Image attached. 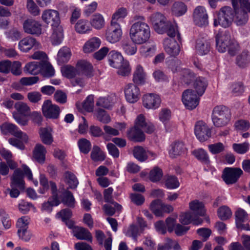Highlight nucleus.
Segmentation results:
<instances>
[{
	"mask_svg": "<svg viewBox=\"0 0 250 250\" xmlns=\"http://www.w3.org/2000/svg\"><path fill=\"white\" fill-rule=\"evenodd\" d=\"M233 11L230 7H224L221 8L214 18V25H220L223 27H228L233 20Z\"/></svg>",
	"mask_w": 250,
	"mask_h": 250,
	"instance_id": "6",
	"label": "nucleus"
},
{
	"mask_svg": "<svg viewBox=\"0 0 250 250\" xmlns=\"http://www.w3.org/2000/svg\"><path fill=\"white\" fill-rule=\"evenodd\" d=\"M124 93L126 101L131 104L137 102L141 95L140 88L132 83H129L125 85Z\"/></svg>",
	"mask_w": 250,
	"mask_h": 250,
	"instance_id": "17",
	"label": "nucleus"
},
{
	"mask_svg": "<svg viewBox=\"0 0 250 250\" xmlns=\"http://www.w3.org/2000/svg\"><path fill=\"white\" fill-rule=\"evenodd\" d=\"M171 118V111L169 109L165 108H162L159 113V119L164 124L166 129L169 131V126L171 125L169 120Z\"/></svg>",
	"mask_w": 250,
	"mask_h": 250,
	"instance_id": "39",
	"label": "nucleus"
},
{
	"mask_svg": "<svg viewBox=\"0 0 250 250\" xmlns=\"http://www.w3.org/2000/svg\"><path fill=\"white\" fill-rule=\"evenodd\" d=\"M166 187L168 189H175L180 186L178 179L174 176H168L165 181Z\"/></svg>",
	"mask_w": 250,
	"mask_h": 250,
	"instance_id": "59",
	"label": "nucleus"
},
{
	"mask_svg": "<svg viewBox=\"0 0 250 250\" xmlns=\"http://www.w3.org/2000/svg\"><path fill=\"white\" fill-rule=\"evenodd\" d=\"M42 62H31L26 64L24 67V70L30 74L37 75L42 72Z\"/></svg>",
	"mask_w": 250,
	"mask_h": 250,
	"instance_id": "36",
	"label": "nucleus"
},
{
	"mask_svg": "<svg viewBox=\"0 0 250 250\" xmlns=\"http://www.w3.org/2000/svg\"><path fill=\"white\" fill-rule=\"evenodd\" d=\"M195 49L199 55H206L209 51L210 44L204 39H199L196 41Z\"/></svg>",
	"mask_w": 250,
	"mask_h": 250,
	"instance_id": "37",
	"label": "nucleus"
},
{
	"mask_svg": "<svg viewBox=\"0 0 250 250\" xmlns=\"http://www.w3.org/2000/svg\"><path fill=\"white\" fill-rule=\"evenodd\" d=\"M94 115L97 119L102 123L107 124L111 121L109 115L103 109H98L95 111Z\"/></svg>",
	"mask_w": 250,
	"mask_h": 250,
	"instance_id": "54",
	"label": "nucleus"
},
{
	"mask_svg": "<svg viewBox=\"0 0 250 250\" xmlns=\"http://www.w3.org/2000/svg\"><path fill=\"white\" fill-rule=\"evenodd\" d=\"M18 47L21 52L28 53L32 49H40L41 47V45L35 38L27 36L19 41Z\"/></svg>",
	"mask_w": 250,
	"mask_h": 250,
	"instance_id": "12",
	"label": "nucleus"
},
{
	"mask_svg": "<svg viewBox=\"0 0 250 250\" xmlns=\"http://www.w3.org/2000/svg\"><path fill=\"white\" fill-rule=\"evenodd\" d=\"M218 217L221 220H226L231 217L232 212L230 208L225 206L219 208L217 211Z\"/></svg>",
	"mask_w": 250,
	"mask_h": 250,
	"instance_id": "62",
	"label": "nucleus"
},
{
	"mask_svg": "<svg viewBox=\"0 0 250 250\" xmlns=\"http://www.w3.org/2000/svg\"><path fill=\"white\" fill-rule=\"evenodd\" d=\"M71 56L70 49L67 46H63L58 51L57 60L59 63L62 64L68 62Z\"/></svg>",
	"mask_w": 250,
	"mask_h": 250,
	"instance_id": "38",
	"label": "nucleus"
},
{
	"mask_svg": "<svg viewBox=\"0 0 250 250\" xmlns=\"http://www.w3.org/2000/svg\"><path fill=\"white\" fill-rule=\"evenodd\" d=\"M189 208L192 212L193 214L196 216L197 218L199 216H204L206 214V209L204 203L198 200H194L189 203Z\"/></svg>",
	"mask_w": 250,
	"mask_h": 250,
	"instance_id": "25",
	"label": "nucleus"
},
{
	"mask_svg": "<svg viewBox=\"0 0 250 250\" xmlns=\"http://www.w3.org/2000/svg\"><path fill=\"white\" fill-rule=\"evenodd\" d=\"M194 90L187 89L182 94V102L185 107L188 109H193L198 105L199 97Z\"/></svg>",
	"mask_w": 250,
	"mask_h": 250,
	"instance_id": "11",
	"label": "nucleus"
},
{
	"mask_svg": "<svg viewBox=\"0 0 250 250\" xmlns=\"http://www.w3.org/2000/svg\"><path fill=\"white\" fill-rule=\"evenodd\" d=\"M122 36V30L120 24L110 23L105 32V38L107 42L115 43L119 42Z\"/></svg>",
	"mask_w": 250,
	"mask_h": 250,
	"instance_id": "15",
	"label": "nucleus"
},
{
	"mask_svg": "<svg viewBox=\"0 0 250 250\" xmlns=\"http://www.w3.org/2000/svg\"><path fill=\"white\" fill-rule=\"evenodd\" d=\"M163 175L162 169L157 167H155L150 171L149 179L153 182H156L162 178Z\"/></svg>",
	"mask_w": 250,
	"mask_h": 250,
	"instance_id": "57",
	"label": "nucleus"
},
{
	"mask_svg": "<svg viewBox=\"0 0 250 250\" xmlns=\"http://www.w3.org/2000/svg\"><path fill=\"white\" fill-rule=\"evenodd\" d=\"M163 203L160 200H155L150 204V208L156 216L162 215Z\"/></svg>",
	"mask_w": 250,
	"mask_h": 250,
	"instance_id": "53",
	"label": "nucleus"
},
{
	"mask_svg": "<svg viewBox=\"0 0 250 250\" xmlns=\"http://www.w3.org/2000/svg\"><path fill=\"white\" fill-rule=\"evenodd\" d=\"M42 142L45 145H50L53 142V129L50 126L42 127L39 131Z\"/></svg>",
	"mask_w": 250,
	"mask_h": 250,
	"instance_id": "31",
	"label": "nucleus"
},
{
	"mask_svg": "<svg viewBox=\"0 0 250 250\" xmlns=\"http://www.w3.org/2000/svg\"><path fill=\"white\" fill-rule=\"evenodd\" d=\"M43 116L48 119H56L59 117L61 112L60 107L52 103L49 100L43 102L42 107Z\"/></svg>",
	"mask_w": 250,
	"mask_h": 250,
	"instance_id": "13",
	"label": "nucleus"
},
{
	"mask_svg": "<svg viewBox=\"0 0 250 250\" xmlns=\"http://www.w3.org/2000/svg\"><path fill=\"white\" fill-rule=\"evenodd\" d=\"M0 130L3 134L10 133L17 138L9 139L8 142L10 145L20 149L24 148V145L28 142V137L15 125L7 123L3 124L0 125Z\"/></svg>",
	"mask_w": 250,
	"mask_h": 250,
	"instance_id": "3",
	"label": "nucleus"
},
{
	"mask_svg": "<svg viewBox=\"0 0 250 250\" xmlns=\"http://www.w3.org/2000/svg\"><path fill=\"white\" fill-rule=\"evenodd\" d=\"M142 129L133 126L127 131L128 138L134 142H141L145 140V135Z\"/></svg>",
	"mask_w": 250,
	"mask_h": 250,
	"instance_id": "32",
	"label": "nucleus"
},
{
	"mask_svg": "<svg viewBox=\"0 0 250 250\" xmlns=\"http://www.w3.org/2000/svg\"><path fill=\"white\" fill-rule=\"evenodd\" d=\"M62 202L67 206L69 207H74L75 204V198L72 193L68 191L65 190L62 194Z\"/></svg>",
	"mask_w": 250,
	"mask_h": 250,
	"instance_id": "50",
	"label": "nucleus"
},
{
	"mask_svg": "<svg viewBox=\"0 0 250 250\" xmlns=\"http://www.w3.org/2000/svg\"><path fill=\"white\" fill-rule=\"evenodd\" d=\"M62 75L69 79L74 77L77 73L75 68L70 65H65L61 68Z\"/></svg>",
	"mask_w": 250,
	"mask_h": 250,
	"instance_id": "60",
	"label": "nucleus"
},
{
	"mask_svg": "<svg viewBox=\"0 0 250 250\" xmlns=\"http://www.w3.org/2000/svg\"><path fill=\"white\" fill-rule=\"evenodd\" d=\"M90 23L94 28L100 30L104 26L105 22L104 18L102 14L96 13L92 16Z\"/></svg>",
	"mask_w": 250,
	"mask_h": 250,
	"instance_id": "42",
	"label": "nucleus"
},
{
	"mask_svg": "<svg viewBox=\"0 0 250 250\" xmlns=\"http://www.w3.org/2000/svg\"><path fill=\"white\" fill-rule=\"evenodd\" d=\"M230 117V110L225 106H217L213 110L212 120L216 126L227 125L229 122Z\"/></svg>",
	"mask_w": 250,
	"mask_h": 250,
	"instance_id": "5",
	"label": "nucleus"
},
{
	"mask_svg": "<svg viewBox=\"0 0 250 250\" xmlns=\"http://www.w3.org/2000/svg\"><path fill=\"white\" fill-rule=\"evenodd\" d=\"M179 221L185 225L192 223L193 224L198 225L202 222L199 218H197L196 215L189 211L182 213L180 216Z\"/></svg>",
	"mask_w": 250,
	"mask_h": 250,
	"instance_id": "34",
	"label": "nucleus"
},
{
	"mask_svg": "<svg viewBox=\"0 0 250 250\" xmlns=\"http://www.w3.org/2000/svg\"><path fill=\"white\" fill-rule=\"evenodd\" d=\"M42 20L46 24H51V27L61 24L60 14L57 10L46 9L42 11Z\"/></svg>",
	"mask_w": 250,
	"mask_h": 250,
	"instance_id": "16",
	"label": "nucleus"
},
{
	"mask_svg": "<svg viewBox=\"0 0 250 250\" xmlns=\"http://www.w3.org/2000/svg\"><path fill=\"white\" fill-rule=\"evenodd\" d=\"M46 153L45 147L41 144H37L33 151V159L38 163L42 164L45 161Z\"/></svg>",
	"mask_w": 250,
	"mask_h": 250,
	"instance_id": "24",
	"label": "nucleus"
},
{
	"mask_svg": "<svg viewBox=\"0 0 250 250\" xmlns=\"http://www.w3.org/2000/svg\"><path fill=\"white\" fill-rule=\"evenodd\" d=\"M104 209L105 213L108 215H113L115 211H119L122 208V206L117 203H113L111 205H104Z\"/></svg>",
	"mask_w": 250,
	"mask_h": 250,
	"instance_id": "61",
	"label": "nucleus"
},
{
	"mask_svg": "<svg viewBox=\"0 0 250 250\" xmlns=\"http://www.w3.org/2000/svg\"><path fill=\"white\" fill-rule=\"evenodd\" d=\"M11 188L10 191V195L12 198H17L20 194L19 190L16 188H18L20 189H24L23 174L19 168L16 169L11 178Z\"/></svg>",
	"mask_w": 250,
	"mask_h": 250,
	"instance_id": "8",
	"label": "nucleus"
},
{
	"mask_svg": "<svg viewBox=\"0 0 250 250\" xmlns=\"http://www.w3.org/2000/svg\"><path fill=\"white\" fill-rule=\"evenodd\" d=\"M92 65L88 62L82 60L78 62L77 64V72L83 74L86 76H90L92 72Z\"/></svg>",
	"mask_w": 250,
	"mask_h": 250,
	"instance_id": "44",
	"label": "nucleus"
},
{
	"mask_svg": "<svg viewBox=\"0 0 250 250\" xmlns=\"http://www.w3.org/2000/svg\"><path fill=\"white\" fill-rule=\"evenodd\" d=\"M101 44V40L98 37H92L84 44L83 50L85 53H90L97 50Z\"/></svg>",
	"mask_w": 250,
	"mask_h": 250,
	"instance_id": "30",
	"label": "nucleus"
},
{
	"mask_svg": "<svg viewBox=\"0 0 250 250\" xmlns=\"http://www.w3.org/2000/svg\"><path fill=\"white\" fill-rule=\"evenodd\" d=\"M42 25L38 21L28 19L23 23L24 31L28 34L39 36L42 34Z\"/></svg>",
	"mask_w": 250,
	"mask_h": 250,
	"instance_id": "21",
	"label": "nucleus"
},
{
	"mask_svg": "<svg viewBox=\"0 0 250 250\" xmlns=\"http://www.w3.org/2000/svg\"><path fill=\"white\" fill-rule=\"evenodd\" d=\"M113 102V99L111 96H108L105 97H100L96 102V105L104 108H108L112 105Z\"/></svg>",
	"mask_w": 250,
	"mask_h": 250,
	"instance_id": "58",
	"label": "nucleus"
},
{
	"mask_svg": "<svg viewBox=\"0 0 250 250\" xmlns=\"http://www.w3.org/2000/svg\"><path fill=\"white\" fill-rule=\"evenodd\" d=\"M108 58L109 65L115 68L119 67L121 64L125 61L121 54L115 50L109 52Z\"/></svg>",
	"mask_w": 250,
	"mask_h": 250,
	"instance_id": "33",
	"label": "nucleus"
},
{
	"mask_svg": "<svg viewBox=\"0 0 250 250\" xmlns=\"http://www.w3.org/2000/svg\"><path fill=\"white\" fill-rule=\"evenodd\" d=\"M171 69L173 73L178 72L186 83H189L194 78V74L189 69L181 68L179 66H172Z\"/></svg>",
	"mask_w": 250,
	"mask_h": 250,
	"instance_id": "29",
	"label": "nucleus"
},
{
	"mask_svg": "<svg viewBox=\"0 0 250 250\" xmlns=\"http://www.w3.org/2000/svg\"><path fill=\"white\" fill-rule=\"evenodd\" d=\"M171 11L174 15L179 17L186 13L187 7L183 2H176L173 4Z\"/></svg>",
	"mask_w": 250,
	"mask_h": 250,
	"instance_id": "46",
	"label": "nucleus"
},
{
	"mask_svg": "<svg viewBox=\"0 0 250 250\" xmlns=\"http://www.w3.org/2000/svg\"><path fill=\"white\" fill-rule=\"evenodd\" d=\"M148 21L154 30L158 34L167 33L169 37H175L178 33L177 26L171 24L162 13L157 12L152 14L148 18Z\"/></svg>",
	"mask_w": 250,
	"mask_h": 250,
	"instance_id": "2",
	"label": "nucleus"
},
{
	"mask_svg": "<svg viewBox=\"0 0 250 250\" xmlns=\"http://www.w3.org/2000/svg\"><path fill=\"white\" fill-rule=\"evenodd\" d=\"M156 51V45L153 44H148L142 45L139 50L140 55L145 58L153 56Z\"/></svg>",
	"mask_w": 250,
	"mask_h": 250,
	"instance_id": "43",
	"label": "nucleus"
},
{
	"mask_svg": "<svg viewBox=\"0 0 250 250\" xmlns=\"http://www.w3.org/2000/svg\"><path fill=\"white\" fill-rule=\"evenodd\" d=\"M142 104L147 109L156 110L161 104V96L156 93H147L142 97Z\"/></svg>",
	"mask_w": 250,
	"mask_h": 250,
	"instance_id": "10",
	"label": "nucleus"
},
{
	"mask_svg": "<svg viewBox=\"0 0 250 250\" xmlns=\"http://www.w3.org/2000/svg\"><path fill=\"white\" fill-rule=\"evenodd\" d=\"M75 29L81 34L89 33L92 30L88 21L84 19H81L76 23Z\"/></svg>",
	"mask_w": 250,
	"mask_h": 250,
	"instance_id": "40",
	"label": "nucleus"
},
{
	"mask_svg": "<svg viewBox=\"0 0 250 250\" xmlns=\"http://www.w3.org/2000/svg\"><path fill=\"white\" fill-rule=\"evenodd\" d=\"M230 39V35L226 32H219L216 35V48L219 52L223 53L228 49L229 53L231 55H234L230 47L232 45H234V44L231 42Z\"/></svg>",
	"mask_w": 250,
	"mask_h": 250,
	"instance_id": "9",
	"label": "nucleus"
},
{
	"mask_svg": "<svg viewBox=\"0 0 250 250\" xmlns=\"http://www.w3.org/2000/svg\"><path fill=\"white\" fill-rule=\"evenodd\" d=\"M64 177L65 181L68 185L69 188L75 189L77 187L79 182L74 174L70 172H66L64 174Z\"/></svg>",
	"mask_w": 250,
	"mask_h": 250,
	"instance_id": "48",
	"label": "nucleus"
},
{
	"mask_svg": "<svg viewBox=\"0 0 250 250\" xmlns=\"http://www.w3.org/2000/svg\"><path fill=\"white\" fill-rule=\"evenodd\" d=\"M50 185L52 196L49 199L47 202L42 204V211L48 212H51L52 207L57 206L61 203V201L58 195L56 184L54 183H51Z\"/></svg>",
	"mask_w": 250,
	"mask_h": 250,
	"instance_id": "20",
	"label": "nucleus"
},
{
	"mask_svg": "<svg viewBox=\"0 0 250 250\" xmlns=\"http://www.w3.org/2000/svg\"><path fill=\"white\" fill-rule=\"evenodd\" d=\"M124 233L126 236L131 237L135 240L139 234L138 229L134 225H131L129 227L125 228L124 229Z\"/></svg>",
	"mask_w": 250,
	"mask_h": 250,
	"instance_id": "63",
	"label": "nucleus"
},
{
	"mask_svg": "<svg viewBox=\"0 0 250 250\" xmlns=\"http://www.w3.org/2000/svg\"><path fill=\"white\" fill-rule=\"evenodd\" d=\"M74 236L79 240H84L92 242V236L91 232L86 229L81 227H76L73 230Z\"/></svg>",
	"mask_w": 250,
	"mask_h": 250,
	"instance_id": "27",
	"label": "nucleus"
},
{
	"mask_svg": "<svg viewBox=\"0 0 250 250\" xmlns=\"http://www.w3.org/2000/svg\"><path fill=\"white\" fill-rule=\"evenodd\" d=\"M250 62V56L247 51L243 52L236 58V64L240 67H245Z\"/></svg>",
	"mask_w": 250,
	"mask_h": 250,
	"instance_id": "51",
	"label": "nucleus"
},
{
	"mask_svg": "<svg viewBox=\"0 0 250 250\" xmlns=\"http://www.w3.org/2000/svg\"><path fill=\"white\" fill-rule=\"evenodd\" d=\"M26 7L28 12L33 16H38L40 13V10L33 0H27Z\"/></svg>",
	"mask_w": 250,
	"mask_h": 250,
	"instance_id": "64",
	"label": "nucleus"
},
{
	"mask_svg": "<svg viewBox=\"0 0 250 250\" xmlns=\"http://www.w3.org/2000/svg\"><path fill=\"white\" fill-rule=\"evenodd\" d=\"M127 10L125 8L121 7L117 9L112 14L111 23L120 24L119 21L123 20L127 15Z\"/></svg>",
	"mask_w": 250,
	"mask_h": 250,
	"instance_id": "41",
	"label": "nucleus"
},
{
	"mask_svg": "<svg viewBox=\"0 0 250 250\" xmlns=\"http://www.w3.org/2000/svg\"><path fill=\"white\" fill-rule=\"evenodd\" d=\"M186 148L181 141H175L171 144L168 149V153L170 157L175 158L185 153Z\"/></svg>",
	"mask_w": 250,
	"mask_h": 250,
	"instance_id": "26",
	"label": "nucleus"
},
{
	"mask_svg": "<svg viewBox=\"0 0 250 250\" xmlns=\"http://www.w3.org/2000/svg\"><path fill=\"white\" fill-rule=\"evenodd\" d=\"M194 133L198 140L203 142L211 137V131L205 122L199 121L195 125Z\"/></svg>",
	"mask_w": 250,
	"mask_h": 250,
	"instance_id": "14",
	"label": "nucleus"
},
{
	"mask_svg": "<svg viewBox=\"0 0 250 250\" xmlns=\"http://www.w3.org/2000/svg\"><path fill=\"white\" fill-rule=\"evenodd\" d=\"M132 80L133 82L138 85H144L147 80L146 73L143 67L140 64H137L133 74Z\"/></svg>",
	"mask_w": 250,
	"mask_h": 250,
	"instance_id": "23",
	"label": "nucleus"
},
{
	"mask_svg": "<svg viewBox=\"0 0 250 250\" xmlns=\"http://www.w3.org/2000/svg\"><path fill=\"white\" fill-rule=\"evenodd\" d=\"M134 20V22L129 29L130 39L135 44L145 43L150 37V27L146 22L145 17L142 16H135Z\"/></svg>",
	"mask_w": 250,
	"mask_h": 250,
	"instance_id": "1",
	"label": "nucleus"
},
{
	"mask_svg": "<svg viewBox=\"0 0 250 250\" xmlns=\"http://www.w3.org/2000/svg\"><path fill=\"white\" fill-rule=\"evenodd\" d=\"M78 145L81 152L87 154L91 149V145L89 141L85 138H82L78 142Z\"/></svg>",
	"mask_w": 250,
	"mask_h": 250,
	"instance_id": "55",
	"label": "nucleus"
},
{
	"mask_svg": "<svg viewBox=\"0 0 250 250\" xmlns=\"http://www.w3.org/2000/svg\"><path fill=\"white\" fill-rule=\"evenodd\" d=\"M16 111L13 113V117L16 122L20 125H25L27 120L25 119L30 112V108L27 104L23 102H17L15 104Z\"/></svg>",
	"mask_w": 250,
	"mask_h": 250,
	"instance_id": "7",
	"label": "nucleus"
},
{
	"mask_svg": "<svg viewBox=\"0 0 250 250\" xmlns=\"http://www.w3.org/2000/svg\"><path fill=\"white\" fill-rule=\"evenodd\" d=\"M116 68L118 69L117 73L122 76H128L131 73V67L129 62L126 61H124L119 67Z\"/></svg>",
	"mask_w": 250,
	"mask_h": 250,
	"instance_id": "56",
	"label": "nucleus"
},
{
	"mask_svg": "<svg viewBox=\"0 0 250 250\" xmlns=\"http://www.w3.org/2000/svg\"><path fill=\"white\" fill-rule=\"evenodd\" d=\"M192 154L196 159L202 163L207 165L209 164V159L208 154L207 151L203 148L195 149L192 151Z\"/></svg>",
	"mask_w": 250,
	"mask_h": 250,
	"instance_id": "45",
	"label": "nucleus"
},
{
	"mask_svg": "<svg viewBox=\"0 0 250 250\" xmlns=\"http://www.w3.org/2000/svg\"><path fill=\"white\" fill-rule=\"evenodd\" d=\"M105 157V153L98 146H94L91 153V158L94 161H103Z\"/></svg>",
	"mask_w": 250,
	"mask_h": 250,
	"instance_id": "52",
	"label": "nucleus"
},
{
	"mask_svg": "<svg viewBox=\"0 0 250 250\" xmlns=\"http://www.w3.org/2000/svg\"><path fill=\"white\" fill-rule=\"evenodd\" d=\"M208 82L203 77H198L195 80L193 83V87L195 93L198 96H201L205 92L208 86Z\"/></svg>",
	"mask_w": 250,
	"mask_h": 250,
	"instance_id": "35",
	"label": "nucleus"
},
{
	"mask_svg": "<svg viewBox=\"0 0 250 250\" xmlns=\"http://www.w3.org/2000/svg\"><path fill=\"white\" fill-rule=\"evenodd\" d=\"M242 174L243 171L240 168L227 167L223 171L222 178L227 184H233L237 181Z\"/></svg>",
	"mask_w": 250,
	"mask_h": 250,
	"instance_id": "19",
	"label": "nucleus"
},
{
	"mask_svg": "<svg viewBox=\"0 0 250 250\" xmlns=\"http://www.w3.org/2000/svg\"><path fill=\"white\" fill-rule=\"evenodd\" d=\"M236 224L237 228L242 227V223L249 220L248 214L243 209H238L235 213Z\"/></svg>",
	"mask_w": 250,
	"mask_h": 250,
	"instance_id": "49",
	"label": "nucleus"
},
{
	"mask_svg": "<svg viewBox=\"0 0 250 250\" xmlns=\"http://www.w3.org/2000/svg\"><path fill=\"white\" fill-rule=\"evenodd\" d=\"M193 20L194 23L200 27L208 24V15L206 8L203 6L195 7L193 12Z\"/></svg>",
	"mask_w": 250,
	"mask_h": 250,
	"instance_id": "18",
	"label": "nucleus"
},
{
	"mask_svg": "<svg viewBox=\"0 0 250 250\" xmlns=\"http://www.w3.org/2000/svg\"><path fill=\"white\" fill-rule=\"evenodd\" d=\"M52 34L51 36V42L53 45H58L60 44L64 38L63 29L60 24L52 27Z\"/></svg>",
	"mask_w": 250,
	"mask_h": 250,
	"instance_id": "28",
	"label": "nucleus"
},
{
	"mask_svg": "<svg viewBox=\"0 0 250 250\" xmlns=\"http://www.w3.org/2000/svg\"><path fill=\"white\" fill-rule=\"evenodd\" d=\"M235 10V22L238 25L246 23L248 20V12H250L249 0H231Z\"/></svg>",
	"mask_w": 250,
	"mask_h": 250,
	"instance_id": "4",
	"label": "nucleus"
},
{
	"mask_svg": "<svg viewBox=\"0 0 250 250\" xmlns=\"http://www.w3.org/2000/svg\"><path fill=\"white\" fill-rule=\"evenodd\" d=\"M146 150L141 146H135L133 149L134 157L138 161L143 162L147 160Z\"/></svg>",
	"mask_w": 250,
	"mask_h": 250,
	"instance_id": "47",
	"label": "nucleus"
},
{
	"mask_svg": "<svg viewBox=\"0 0 250 250\" xmlns=\"http://www.w3.org/2000/svg\"><path fill=\"white\" fill-rule=\"evenodd\" d=\"M167 38L164 41V47L165 51L170 56L175 57L180 51V47L173 37Z\"/></svg>",
	"mask_w": 250,
	"mask_h": 250,
	"instance_id": "22",
	"label": "nucleus"
}]
</instances>
